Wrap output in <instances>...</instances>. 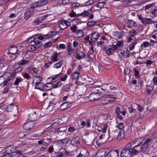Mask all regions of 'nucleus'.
<instances>
[{
	"label": "nucleus",
	"instance_id": "f257e3e1",
	"mask_svg": "<svg viewBox=\"0 0 157 157\" xmlns=\"http://www.w3.org/2000/svg\"><path fill=\"white\" fill-rule=\"evenodd\" d=\"M110 154V157H115L118 156V152L117 150L110 151L109 149L106 148L99 149L95 155V157H105Z\"/></svg>",
	"mask_w": 157,
	"mask_h": 157
},
{
	"label": "nucleus",
	"instance_id": "f03ea898",
	"mask_svg": "<svg viewBox=\"0 0 157 157\" xmlns=\"http://www.w3.org/2000/svg\"><path fill=\"white\" fill-rule=\"evenodd\" d=\"M62 145V144L58 143L56 145V148L57 150H59L58 152L55 153L56 157H65L69 154L68 151H66L64 148L61 147Z\"/></svg>",
	"mask_w": 157,
	"mask_h": 157
},
{
	"label": "nucleus",
	"instance_id": "7ed1b4c3",
	"mask_svg": "<svg viewBox=\"0 0 157 157\" xmlns=\"http://www.w3.org/2000/svg\"><path fill=\"white\" fill-rule=\"evenodd\" d=\"M131 144L130 143L127 144L124 149L121 152V157H132V154L131 152Z\"/></svg>",
	"mask_w": 157,
	"mask_h": 157
},
{
	"label": "nucleus",
	"instance_id": "20e7f679",
	"mask_svg": "<svg viewBox=\"0 0 157 157\" xmlns=\"http://www.w3.org/2000/svg\"><path fill=\"white\" fill-rule=\"evenodd\" d=\"M104 96V94L101 92H96L90 94L88 97L90 101H94Z\"/></svg>",
	"mask_w": 157,
	"mask_h": 157
},
{
	"label": "nucleus",
	"instance_id": "39448f33",
	"mask_svg": "<svg viewBox=\"0 0 157 157\" xmlns=\"http://www.w3.org/2000/svg\"><path fill=\"white\" fill-rule=\"evenodd\" d=\"M137 17L141 21L142 23L145 25L151 24L153 23H155V21L152 20L150 18H143L140 14H138Z\"/></svg>",
	"mask_w": 157,
	"mask_h": 157
},
{
	"label": "nucleus",
	"instance_id": "423d86ee",
	"mask_svg": "<svg viewBox=\"0 0 157 157\" xmlns=\"http://www.w3.org/2000/svg\"><path fill=\"white\" fill-rule=\"evenodd\" d=\"M70 25V22L64 19L62 20L59 23V27L62 30L67 29Z\"/></svg>",
	"mask_w": 157,
	"mask_h": 157
},
{
	"label": "nucleus",
	"instance_id": "0eeeda50",
	"mask_svg": "<svg viewBox=\"0 0 157 157\" xmlns=\"http://www.w3.org/2000/svg\"><path fill=\"white\" fill-rule=\"evenodd\" d=\"M48 3L47 1L45 0H41L38 2H36L32 5L31 7L33 9L38 7H40L43 6L47 4Z\"/></svg>",
	"mask_w": 157,
	"mask_h": 157
},
{
	"label": "nucleus",
	"instance_id": "6e6552de",
	"mask_svg": "<svg viewBox=\"0 0 157 157\" xmlns=\"http://www.w3.org/2000/svg\"><path fill=\"white\" fill-rule=\"evenodd\" d=\"M117 50V47L114 44L110 45L109 47L108 48L106 51V53L108 55L110 56L113 54Z\"/></svg>",
	"mask_w": 157,
	"mask_h": 157
},
{
	"label": "nucleus",
	"instance_id": "1a4fd4ad",
	"mask_svg": "<svg viewBox=\"0 0 157 157\" xmlns=\"http://www.w3.org/2000/svg\"><path fill=\"white\" fill-rule=\"evenodd\" d=\"M35 123L32 121H29L25 123L23 127L25 130H29L32 129L34 126Z\"/></svg>",
	"mask_w": 157,
	"mask_h": 157
},
{
	"label": "nucleus",
	"instance_id": "9d476101",
	"mask_svg": "<svg viewBox=\"0 0 157 157\" xmlns=\"http://www.w3.org/2000/svg\"><path fill=\"white\" fill-rule=\"evenodd\" d=\"M126 23L129 28H135L137 27V24L136 22L132 20L127 19L126 21Z\"/></svg>",
	"mask_w": 157,
	"mask_h": 157
},
{
	"label": "nucleus",
	"instance_id": "9b49d317",
	"mask_svg": "<svg viewBox=\"0 0 157 157\" xmlns=\"http://www.w3.org/2000/svg\"><path fill=\"white\" fill-rule=\"evenodd\" d=\"M71 103L69 102H66L62 104L59 108L60 110H64L70 107L71 106Z\"/></svg>",
	"mask_w": 157,
	"mask_h": 157
},
{
	"label": "nucleus",
	"instance_id": "f8f14e48",
	"mask_svg": "<svg viewBox=\"0 0 157 157\" xmlns=\"http://www.w3.org/2000/svg\"><path fill=\"white\" fill-rule=\"evenodd\" d=\"M116 98L114 97H107L105 98L102 101L103 104L105 105L113 102L115 100Z\"/></svg>",
	"mask_w": 157,
	"mask_h": 157
},
{
	"label": "nucleus",
	"instance_id": "ddd939ff",
	"mask_svg": "<svg viewBox=\"0 0 157 157\" xmlns=\"http://www.w3.org/2000/svg\"><path fill=\"white\" fill-rule=\"evenodd\" d=\"M18 51L17 48L15 46H11L9 49V52L7 53V54L9 55L10 53L12 55L15 54Z\"/></svg>",
	"mask_w": 157,
	"mask_h": 157
},
{
	"label": "nucleus",
	"instance_id": "4468645a",
	"mask_svg": "<svg viewBox=\"0 0 157 157\" xmlns=\"http://www.w3.org/2000/svg\"><path fill=\"white\" fill-rule=\"evenodd\" d=\"M100 34L97 32H95L91 35L90 39L94 42L97 41L99 37Z\"/></svg>",
	"mask_w": 157,
	"mask_h": 157
},
{
	"label": "nucleus",
	"instance_id": "2eb2a0df",
	"mask_svg": "<svg viewBox=\"0 0 157 157\" xmlns=\"http://www.w3.org/2000/svg\"><path fill=\"white\" fill-rule=\"evenodd\" d=\"M124 137V132L123 130H119L118 133L117 138L119 140H121Z\"/></svg>",
	"mask_w": 157,
	"mask_h": 157
},
{
	"label": "nucleus",
	"instance_id": "dca6fc26",
	"mask_svg": "<svg viewBox=\"0 0 157 157\" xmlns=\"http://www.w3.org/2000/svg\"><path fill=\"white\" fill-rule=\"evenodd\" d=\"M144 138L143 137H140L137 138L134 140L132 142L133 144H135V145H140V144L143 143Z\"/></svg>",
	"mask_w": 157,
	"mask_h": 157
},
{
	"label": "nucleus",
	"instance_id": "f3484780",
	"mask_svg": "<svg viewBox=\"0 0 157 157\" xmlns=\"http://www.w3.org/2000/svg\"><path fill=\"white\" fill-rule=\"evenodd\" d=\"M71 143L73 146L75 147H78L80 144L78 139L75 137L72 138L71 140Z\"/></svg>",
	"mask_w": 157,
	"mask_h": 157
},
{
	"label": "nucleus",
	"instance_id": "a211bd4d",
	"mask_svg": "<svg viewBox=\"0 0 157 157\" xmlns=\"http://www.w3.org/2000/svg\"><path fill=\"white\" fill-rule=\"evenodd\" d=\"M67 129V128L66 126L61 127L56 129V130L58 132V134L60 135H62L63 133Z\"/></svg>",
	"mask_w": 157,
	"mask_h": 157
},
{
	"label": "nucleus",
	"instance_id": "6ab92c4d",
	"mask_svg": "<svg viewBox=\"0 0 157 157\" xmlns=\"http://www.w3.org/2000/svg\"><path fill=\"white\" fill-rule=\"evenodd\" d=\"M33 82L35 81L36 84H40V82L42 81V79L41 77L38 76H35L33 78Z\"/></svg>",
	"mask_w": 157,
	"mask_h": 157
},
{
	"label": "nucleus",
	"instance_id": "aec40b11",
	"mask_svg": "<svg viewBox=\"0 0 157 157\" xmlns=\"http://www.w3.org/2000/svg\"><path fill=\"white\" fill-rule=\"evenodd\" d=\"M51 139L50 138H48L47 139H44L43 140H42L38 141V143L39 144H43L44 145L51 141Z\"/></svg>",
	"mask_w": 157,
	"mask_h": 157
},
{
	"label": "nucleus",
	"instance_id": "412c9836",
	"mask_svg": "<svg viewBox=\"0 0 157 157\" xmlns=\"http://www.w3.org/2000/svg\"><path fill=\"white\" fill-rule=\"evenodd\" d=\"M14 151V149L11 146H8L6 148V153L9 155L10 154L13 153Z\"/></svg>",
	"mask_w": 157,
	"mask_h": 157
},
{
	"label": "nucleus",
	"instance_id": "4be33fe9",
	"mask_svg": "<svg viewBox=\"0 0 157 157\" xmlns=\"http://www.w3.org/2000/svg\"><path fill=\"white\" fill-rule=\"evenodd\" d=\"M43 91L48 90L52 88V84L49 83L43 85Z\"/></svg>",
	"mask_w": 157,
	"mask_h": 157
},
{
	"label": "nucleus",
	"instance_id": "5701e85b",
	"mask_svg": "<svg viewBox=\"0 0 157 157\" xmlns=\"http://www.w3.org/2000/svg\"><path fill=\"white\" fill-rule=\"evenodd\" d=\"M36 112H35L31 116L29 114V120H30V121H32L33 123H34L35 121L36 120Z\"/></svg>",
	"mask_w": 157,
	"mask_h": 157
},
{
	"label": "nucleus",
	"instance_id": "b1692460",
	"mask_svg": "<svg viewBox=\"0 0 157 157\" xmlns=\"http://www.w3.org/2000/svg\"><path fill=\"white\" fill-rule=\"evenodd\" d=\"M119 21L121 23L124 22L126 19L125 16L123 14L120 15L117 17Z\"/></svg>",
	"mask_w": 157,
	"mask_h": 157
},
{
	"label": "nucleus",
	"instance_id": "393cba45",
	"mask_svg": "<svg viewBox=\"0 0 157 157\" xmlns=\"http://www.w3.org/2000/svg\"><path fill=\"white\" fill-rule=\"evenodd\" d=\"M59 56V55L57 53L55 52L53 54V55L52 57L51 58V60L52 62H57L58 61V57Z\"/></svg>",
	"mask_w": 157,
	"mask_h": 157
},
{
	"label": "nucleus",
	"instance_id": "a878e982",
	"mask_svg": "<svg viewBox=\"0 0 157 157\" xmlns=\"http://www.w3.org/2000/svg\"><path fill=\"white\" fill-rule=\"evenodd\" d=\"M119 130H116L115 131H112L110 133L111 136L115 138L117 137ZM109 136H110V133H109Z\"/></svg>",
	"mask_w": 157,
	"mask_h": 157
},
{
	"label": "nucleus",
	"instance_id": "bb28decb",
	"mask_svg": "<svg viewBox=\"0 0 157 157\" xmlns=\"http://www.w3.org/2000/svg\"><path fill=\"white\" fill-rule=\"evenodd\" d=\"M130 151L132 155L133 154L134 155H136L138 153L141 152L140 150L136 149L135 148H134V147L132 148V147H131Z\"/></svg>",
	"mask_w": 157,
	"mask_h": 157
},
{
	"label": "nucleus",
	"instance_id": "cd10ccee",
	"mask_svg": "<svg viewBox=\"0 0 157 157\" xmlns=\"http://www.w3.org/2000/svg\"><path fill=\"white\" fill-rule=\"evenodd\" d=\"M61 74V73L56 75L55 76H54L52 77H50L48 78V79H51V81L52 82H54V80H57L59 79V78L60 77V75Z\"/></svg>",
	"mask_w": 157,
	"mask_h": 157
},
{
	"label": "nucleus",
	"instance_id": "c85d7f7f",
	"mask_svg": "<svg viewBox=\"0 0 157 157\" xmlns=\"http://www.w3.org/2000/svg\"><path fill=\"white\" fill-rule=\"evenodd\" d=\"M148 147V145L144 144L141 147V149L140 150V152H144L147 149Z\"/></svg>",
	"mask_w": 157,
	"mask_h": 157
},
{
	"label": "nucleus",
	"instance_id": "c756f323",
	"mask_svg": "<svg viewBox=\"0 0 157 157\" xmlns=\"http://www.w3.org/2000/svg\"><path fill=\"white\" fill-rule=\"evenodd\" d=\"M75 34H76L78 37H82L84 35L83 31L80 29H78L77 30Z\"/></svg>",
	"mask_w": 157,
	"mask_h": 157
},
{
	"label": "nucleus",
	"instance_id": "7c9ffc66",
	"mask_svg": "<svg viewBox=\"0 0 157 157\" xmlns=\"http://www.w3.org/2000/svg\"><path fill=\"white\" fill-rule=\"evenodd\" d=\"M63 60H61L58 62L55 63L53 67L56 68H58L60 67L61 66V65L63 64Z\"/></svg>",
	"mask_w": 157,
	"mask_h": 157
},
{
	"label": "nucleus",
	"instance_id": "2f4dec72",
	"mask_svg": "<svg viewBox=\"0 0 157 157\" xmlns=\"http://www.w3.org/2000/svg\"><path fill=\"white\" fill-rule=\"evenodd\" d=\"M79 73L78 72H75L72 74L71 78L73 79H77L79 77Z\"/></svg>",
	"mask_w": 157,
	"mask_h": 157
},
{
	"label": "nucleus",
	"instance_id": "473e14b6",
	"mask_svg": "<svg viewBox=\"0 0 157 157\" xmlns=\"http://www.w3.org/2000/svg\"><path fill=\"white\" fill-rule=\"evenodd\" d=\"M11 80H12V79L10 78H7L6 79L3 81V82L0 84V86L2 85L3 84V85H2V87L6 85H7L8 82H10Z\"/></svg>",
	"mask_w": 157,
	"mask_h": 157
},
{
	"label": "nucleus",
	"instance_id": "72a5a7b5",
	"mask_svg": "<svg viewBox=\"0 0 157 157\" xmlns=\"http://www.w3.org/2000/svg\"><path fill=\"white\" fill-rule=\"evenodd\" d=\"M137 42L136 41H134L131 44H130L128 46L129 49L132 51L134 49L135 45L136 44Z\"/></svg>",
	"mask_w": 157,
	"mask_h": 157
},
{
	"label": "nucleus",
	"instance_id": "f704fd0d",
	"mask_svg": "<svg viewBox=\"0 0 157 157\" xmlns=\"http://www.w3.org/2000/svg\"><path fill=\"white\" fill-rule=\"evenodd\" d=\"M115 46L117 47V49H118V48H122L123 46V41H118L116 44Z\"/></svg>",
	"mask_w": 157,
	"mask_h": 157
},
{
	"label": "nucleus",
	"instance_id": "c9c22d12",
	"mask_svg": "<svg viewBox=\"0 0 157 157\" xmlns=\"http://www.w3.org/2000/svg\"><path fill=\"white\" fill-rule=\"evenodd\" d=\"M122 11L121 9L116 7L114 9V13L115 14L118 15Z\"/></svg>",
	"mask_w": 157,
	"mask_h": 157
},
{
	"label": "nucleus",
	"instance_id": "e433bc0d",
	"mask_svg": "<svg viewBox=\"0 0 157 157\" xmlns=\"http://www.w3.org/2000/svg\"><path fill=\"white\" fill-rule=\"evenodd\" d=\"M90 13L89 12L87 11H84L82 13L80 14H78V16H82L83 17H86Z\"/></svg>",
	"mask_w": 157,
	"mask_h": 157
},
{
	"label": "nucleus",
	"instance_id": "4c0bfd02",
	"mask_svg": "<svg viewBox=\"0 0 157 157\" xmlns=\"http://www.w3.org/2000/svg\"><path fill=\"white\" fill-rule=\"evenodd\" d=\"M150 45L151 46L153 45L150 44L148 42H144L142 44L141 46L143 48H146L148 47Z\"/></svg>",
	"mask_w": 157,
	"mask_h": 157
},
{
	"label": "nucleus",
	"instance_id": "58836bf2",
	"mask_svg": "<svg viewBox=\"0 0 157 157\" xmlns=\"http://www.w3.org/2000/svg\"><path fill=\"white\" fill-rule=\"evenodd\" d=\"M28 62L27 60H22L20 61L17 63V64L19 65H23L26 64Z\"/></svg>",
	"mask_w": 157,
	"mask_h": 157
},
{
	"label": "nucleus",
	"instance_id": "ea45409f",
	"mask_svg": "<svg viewBox=\"0 0 157 157\" xmlns=\"http://www.w3.org/2000/svg\"><path fill=\"white\" fill-rule=\"evenodd\" d=\"M105 3L103 2H100L98 4H96L95 5L96 7L102 9L104 6Z\"/></svg>",
	"mask_w": 157,
	"mask_h": 157
},
{
	"label": "nucleus",
	"instance_id": "a19ab883",
	"mask_svg": "<svg viewBox=\"0 0 157 157\" xmlns=\"http://www.w3.org/2000/svg\"><path fill=\"white\" fill-rule=\"evenodd\" d=\"M13 106L11 104L8 105L6 108V110L8 112H10L12 111Z\"/></svg>",
	"mask_w": 157,
	"mask_h": 157
},
{
	"label": "nucleus",
	"instance_id": "79ce46f5",
	"mask_svg": "<svg viewBox=\"0 0 157 157\" xmlns=\"http://www.w3.org/2000/svg\"><path fill=\"white\" fill-rule=\"evenodd\" d=\"M22 81V78H17L14 83L15 85H17L19 84L20 82Z\"/></svg>",
	"mask_w": 157,
	"mask_h": 157
},
{
	"label": "nucleus",
	"instance_id": "37998d69",
	"mask_svg": "<svg viewBox=\"0 0 157 157\" xmlns=\"http://www.w3.org/2000/svg\"><path fill=\"white\" fill-rule=\"evenodd\" d=\"M151 13L153 14H154L155 17H156L157 18H156V20L154 21L155 22H157V9L152 10L151 11Z\"/></svg>",
	"mask_w": 157,
	"mask_h": 157
},
{
	"label": "nucleus",
	"instance_id": "c03bdc74",
	"mask_svg": "<svg viewBox=\"0 0 157 157\" xmlns=\"http://www.w3.org/2000/svg\"><path fill=\"white\" fill-rule=\"evenodd\" d=\"M77 26L76 25H74L72 27H71L70 29L72 31V32L74 33H75L77 32Z\"/></svg>",
	"mask_w": 157,
	"mask_h": 157
},
{
	"label": "nucleus",
	"instance_id": "a18cd8bd",
	"mask_svg": "<svg viewBox=\"0 0 157 157\" xmlns=\"http://www.w3.org/2000/svg\"><path fill=\"white\" fill-rule=\"evenodd\" d=\"M71 6L73 7H78L80 6H81L82 5L80 4L79 3L77 2H75L72 3L71 4Z\"/></svg>",
	"mask_w": 157,
	"mask_h": 157
},
{
	"label": "nucleus",
	"instance_id": "49530a36",
	"mask_svg": "<svg viewBox=\"0 0 157 157\" xmlns=\"http://www.w3.org/2000/svg\"><path fill=\"white\" fill-rule=\"evenodd\" d=\"M53 33V31H51L49 32L48 34L47 35H44V37L46 39H48L52 37V33Z\"/></svg>",
	"mask_w": 157,
	"mask_h": 157
},
{
	"label": "nucleus",
	"instance_id": "de8ad7c7",
	"mask_svg": "<svg viewBox=\"0 0 157 157\" xmlns=\"http://www.w3.org/2000/svg\"><path fill=\"white\" fill-rule=\"evenodd\" d=\"M43 22V21L42 19H38L36 20L33 21V23L35 25H37L40 24V23H41Z\"/></svg>",
	"mask_w": 157,
	"mask_h": 157
},
{
	"label": "nucleus",
	"instance_id": "09e8293b",
	"mask_svg": "<svg viewBox=\"0 0 157 157\" xmlns=\"http://www.w3.org/2000/svg\"><path fill=\"white\" fill-rule=\"evenodd\" d=\"M153 87L152 86H147V90L148 92V93L150 94L151 93V92L153 90Z\"/></svg>",
	"mask_w": 157,
	"mask_h": 157
},
{
	"label": "nucleus",
	"instance_id": "8fccbe9b",
	"mask_svg": "<svg viewBox=\"0 0 157 157\" xmlns=\"http://www.w3.org/2000/svg\"><path fill=\"white\" fill-rule=\"evenodd\" d=\"M128 109L129 112L130 113H135L136 111V110L132 106L130 107H128Z\"/></svg>",
	"mask_w": 157,
	"mask_h": 157
},
{
	"label": "nucleus",
	"instance_id": "3c124183",
	"mask_svg": "<svg viewBox=\"0 0 157 157\" xmlns=\"http://www.w3.org/2000/svg\"><path fill=\"white\" fill-rule=\"evenodd\" d=\"M116 127L119 128L118 130L121 129L122 130L124 128V124L122 123H120L118 125H117Z\"/></svg>",
	"mask_w": 157,
	"mask_h": 157
},
{
	"label": "nucleus",
	"instance_id": "603ef678",
	"mask_svg": "<svg viewBox=\"0 0 157 157\" xmlns=\"http://www.w3.org/2000/svg\"><path fill=\"white\" fill-rule=\"evenodd\" d=\"M94 0H89L88 2L86 3V4H87L89 3L88 4H87L86 5L84 4L83 5L84 6H87L89 5H91L94 3Z\"/></svg>",
	"mask_w": 157,
	"mask_h": 157
},
{
	"label": "nucleus",
	"instance_id": "864d4df0",
	"mask_svg": "<svg viewBox=\"0 0 157 157\" xmlns=\"http://www.w3.org/2000/svg\"><path fill=\"white\" fill-rule=\"evenodd\" d=\"M31 11H29L27 12L25 15V18L28 19L30 16Z\"/></svg>",
	"mask_w": 157,
	"mask_h": 157
},
{
	"label": "nucleus",
	"instance_id": "5fc2aeb1",
	"mask_svg": "<svg viewBox=\"0 0 157 157\" xmlns=\"http://www.w3.org/2000/svg\"><path fill=\"white\" fill-rule=\"evenodd\" d=\"M64 90L67 92L71 90L70 85L68 84L66 85L64 88Z\"/></svg>",
	"mask_w": 157,
	"mask_h": 157
},
{
	"label": "nucleus",
	"instance_id": "6e6d98bb",
	"mask_svg": "<svg viewBox=\"0 0 157 157\" xmlns=\"http://www.w3.org/2000/svg\"><path fill=\"white\" fill-rule=\"evenodd\" d=\"M36 86H35V88L36 89H37L39 90H40L43 91V88H44L43 87V86H40L39 85V84H36Z\"/></svg>",
	"mask_w": 157,
	"mask_h": 157
},
{
	"label": "nucleus",
	"instance_id": "4d7b16f0",
	"mask_svg": "<svg viewBox=\"0 0 157 157\" xmlns=\"http://www.w3.org/2000/svg\"><path fill=\"white\" fill-rule=\"evenodd\" d=\"M97 45L98 47H102L104 46L103 41H98Z\"/></svg>",
	"mask_w": 157,
	"mask_h": 157
},
{
	"label": "nucleus",
	"instance_id": "13d9d810",
	"mask_svg": "<svg viewBox=\"0 0 157 157\" xmlns=\"http://www.w3.org/2000/svg\"><path fill=\"white\" fill-rule=\"evenodd\" d=\"M96 23V22L94 21H89L87 23V26H91Z\"/></svg>",
	"mask_w": 157,
	"mask_h": 157
},
{
	"label": "nucleus",
	"instance_id": "bf43d9fd",
	"mask_svg": "<svg viewBox=\"0 0 157 157\" xmlns=\"http://www.w3.org/2000/svg\"><path fill=\"white\" fill-rule=\"evenodd\" d=\"M23 70V67L21 66H20L16 68L15 70L16 72H20Z\"/></svg>",
	"mask_w": 157,
	"mask_h": 157
},
{
	"label": "nucleus",
	"instance_id": "052dcab7",
	"mask_svg": "<svg viewBox=\"0 0 157 157\" xmlns=\"http://www.w3.org/2000/svg\"><path fill=\"white\" fill-rule=\"evenodd\" d=\"M28 48L29 50L31 51H33L35 50L34 44L29 46Z\"/></svg>",
	"mask_w": 157,
	"mask_h": 157
},
{
	"label": "nucleus",
	"instance_id": "680f3d73",
	"mask_svg": "<svg viewBox=\"0 0 157 157\" xmlns=\"http://www.w3.org/2000/svg\"><path fill=\"white\" fill-rule=\"evenodd\" d=\"M22 75L24 78H26L27 79L30 78V76L27 73H25L24 74Z\"/></svg>",
	"mask_w": 157,
	"mask_h": 157
},
{
	"label": "nucleus",
	"instance_id": "e2e57ef3",
	"mask_svg": "<svg viewBox=\"0 0 157 157\" xmlns=\"http://www.w3.org/2000/svg\"><path fill=\"white\" fill-rule=\"evenodd\" d=\"M52 42H47L44 44V46L45 48L50 47L52 45Z\"/></svg>",
	"mask_w": 157,
	"mask_h": 157
},
{
	"label": "nucleus",
	"instance_id": "0e129e2a",
	"mask_svg": "<svg viewBox=\"0 0 157 157\" xmlns=\"http://www.w3.org/2000/svg\"><path fill=\"white\" fill-rule=\"evenodd\" d=\"M130 53L129 51V50H126L125 51L124 53V56L126 57H128L129 56V53Z\"/></svg>",
	"mask_w": 157,
	"mask_h": 157
},
{
	"label": "nucleus",
	"instance_id": "69168bd1",
	"mask_svg": "<svg viewBox=\"0 0 157 157\" xmlns=\"http://www.w3.org/2000/svg\"><path fill=\"white\" fill-rule=\"evenodd\" d=\"M133 71L135 74V76L136 77H139L138 74H139V72L138 71L136 70V68H134Z\"/></svg>",
	"mask_w": 157,
	"mask_h": 157
},
{
	"label": "nucleus",
	"instance_id": "338daca9",
	"mask_svg": "<svg viewBox=\"0 0 157 157\" xmlns=\"http://www.w3.org/2000/svg\"><path fill=\"white\" fill-rule=\"evenodd\" d=\"M73 21L76 23L77 24L81 23L82 22V21L80 19L77 18L73 20Z\"/></svg>",
	"mask_w": 157,
	"mask_h": 157
},
{
	"label": "nucleus",
	"instance_id": "774afa93",
	"mask_svg": "<svg viewBox=\"0 0 157 157\" xmlns=\"http://www.w3.org/2000/svg\"><path fill=\"white\" fill-rule=\"evenodd\" d=\"M9 88L8 87H6L4 89L3 93L4 94H6L8 93L9 91Z\"/></svg>",
	"mask_w": 157,
	"mask_h": 157
}]
</instances>
